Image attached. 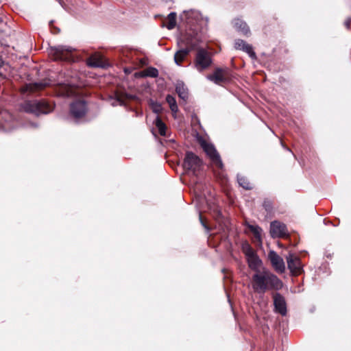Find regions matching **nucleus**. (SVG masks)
<instances>
[{
  "label": "nucleus",
  "mask_w": 351,
  "mask_h": 351,
  "mask_svg": "<svg viewBox=\"0 0 351 351\" xmlns=\"http://www.w3.org/2000/svg\"><path fill=\"white\" fill-rule=\"evenodd\" d=\"M251 286L255 293L263 294L267 290H279L282 288V282L268 269L263 268L255 273L251 280Z\"/></svg>",
  "instance_id": "f257e3e1"
},
{
  "label": "nucleus",
  "mask_w": 351,
  "mask_h": 351,
  "mask_svg": "<svg viewBox=\"0 0 351 351\" xmlns=\"http://www.w3.org/2000/svg\"><path fill=\"white\" fill-rule=\"evenodd\" d=\"M180 18L189 25L197 26L199 28H202L208 23V18L195 9L184 10L180 14Z\"/></svg>",
  "instance_id": "f03ea898"
},
{
  "label": "nucleus",
  "mask_w": 351,
  "mask_h": 351,
  "mask_svg": "<svg viewBox=\"0 0 351 351\" xmlns=\"http://www.w3.org/2000/svg\"><path fill=\"white\" fill-rule=\"evenodd\" d=\"M242 251L246 257L249 267L255 273L261 271L264 268L262 261L248 243L244 242L242 244Z\"/></svg>",
  "instance_id": "7ed1b4c3"
},
{
  "label": "nucleus",
  "mask_w": 351,
  "mask_h": 351,
  "mask_svg": "<svg viewBox=\"0 0 351 351\" xmlns=\"http://www.w3.org/2000/svg\"><path fill=\"white\" fill-rule=\"evenodd\" d=\"M82 85V83L78 82L76 77H72L70 80H66L64 83L59 84L58 94L66 97L74 95L77 94V88Z\"/></svg>",
  "instance_id": "20e7f679"
},
{
  "label": "nucleus",
  "mask_w": 351,
  "mask_h": 351,
  "mask_svg": "<svg viewBox=\"0 0 351 351\" xmlns=\"http://www.w3.org/2000/svg\"><path fill=\"white\" fill-rule=\"evenodd\" d=\"M211 62V58L208 51L203 49H200L197 51L195 60V67L199 71H202L207 69L210 65Z\"/></svg>",
  "instance_id": "39448f33"
},
{
  "label": "nucleus",
  "mask_w": 351,
  "mask_h": 351,
  "mask_svg": "<svg viewBox=\"0 0 351 351\" xmlns=\"http://www.w3.org/2000/svg\"><path fill=\"white\" fill-rule=\"evenodd\" d=\"M74 51L75 49L70 46H58L51 49L50 55L54 60H70Z\"/></svg>",
  "instance_id": "423d86ee"
},
{
  "label": "nucleus",
  "mask_w": 351,
  "mask_h": 351,
  "mask_svg": "<svg viewBox=\"0 0 351 351\" xmlns=\"http://www.w3.org/2000/svg\"><path fill=\"white\" fill-rule=\"evenodd\" d=\"M53 107L45 101H33L27 104L26 110L36 114H47L53 110Z\"/></svg>",
  "instance_id": "0eeeda50"
},
{
  "label": "nucleus",
  "mask_w": 351,
  "mask_h": 351,
  "mask_svg": "<svg viewBox=\"0 0 351 351\" xmlns=\"http://www.w3.org/2000/svg\"><path fill=\"white\" fill-rule=\"evenodd\" d=\"M200 144L204 152L209 156L213 164L219 168H222L223 164L220 159L219 155L213 145L207 143L204 140L200 141Z\"/></svg>",
  "instance_id": "6e6552de"
},
{
  "label": "nucleus",
  "mask_w": 351,
  "mask_h": 351,
  "mask_svg": "<svg viewBox=\"0 0 351 351\" xmlns=\"http://www.w3.org/2000/svg\"><path fill=\"white\" fill-rule=\"evenodd\" d=\"M201 165L199 158L192 152H187L184 160L183 167L186 170L195 173Z\"/></svg>",
  "instance_id": "1a4fd4ad"
},
{
  "label": "nucleus",
  "mask_w": 351,
  "mask_h": 351,
  "mask_svg": "<svg viewBox=\"0 0 351 351\" xmlns=\"http://www.w3.org/2000/svg\"><path fill=\"white\" fill-rule=\"evenodd\" d=\"M288 268L291 272L295 275H299L302 272V267L300 258L293 254H289L287 257Z\"/></svg>",
  "instance_id": "9d476101"
},
{
  "label": "nucleus",
  "mask_w": 351,
  "mask_h": 351,
  "mask_svg": "<svg viewBox=\"0 0 351 351\" xmlns=\"http://www.w3.org/2000/svg\"><path fill=\"white\" fill-rule=\"evenodd\" d=\"M269 259L277 272L283 273L285 265L283 259L274 251H270L268 254Z\"/></svg>",
  "instance_id": "9b49d317"
},
{
  "label": "nucleus",
  "mask_w": 351,
  "mask_h": 351,
  "mask_svg": "<svg viewBox=\"0 0 351 351\" xmlns=\"http://www.w3.org/2000/svg\"><path fill=\"white\" fill-rule=\"evenodd\" d=\"M286 226L279 221H273L270 225V233L273 237H284L287 234Z\"/></svg>",
  "instance_id": "f8f14e48"
},
{
  "label": "nucleus",
  "mask_w": 351,
  "mask_h": 351,
  "mask_svg": "<svg viewBox=\"0 0 351 351\" xmlns=\"http://www.w3.org/2000/svg\"><path fill=\"white\" fill-rule=\"evenodd\" d=\"M86 110V104L82 101H75L71 105V114L75 119H78L84 116L85 114Z\"/></svg>",
  "instance_id": "ddd939ff"
},
{
  "label": "nucleus",
  "mask_w": 351,
  "mask_h": 351,
  "mask_svg": "<svg viewBox=\"0 0 351 351\" xmlns=\"http://www.w3.org/2000/svg\"><path fill=\"white\" fill-rule=\"evenodd\" d=\"M227 70L217 69L212 75H210L207 78L214 82L215 84H221L225 82L227 79Z\"/></svg>",
  "instance_id": "4468645a"
},
{
  "label": "nucleus",
  "mask_w": 351,
  "mask_h": 351,
  "mask_svg": "<svg viewBox=\"0 0 351 351\" xmlns=\"http://www.w3.org/2000/svg\"><path fill=\"white\" fill-rule=\"evenodd\" d=\"M274 303L275 309L282 315H285L287 313L286 303L284 298L279 293H275L274 295Z\"/></svg>",
  "instance_id": "2eb2a0df"
},
{
  "label": "nucleus",
  "mask_w": 351,
  "mask_h": 351,
  "mask_svg": "<svg viewBox=\"0 0 351 351\" xmlns=\"http://www.w3.org/2000/svg\"><path fill=\"white\" fill-rule=\"evenodd\" d=\"M234 47L236 49L245 51L252 58L256 57V54L253 51L252 47L243 40H236L234 43Z\"/></svg>",
  "instance_id": "dca6fc26"
},
{
  "label": "nucleus",
  "mask_w": 351,
  "mask_h": 351,
  "mask_svg": "<svg viewBox=\"0 0 351 351\" xmlns=\"http://www.w3.org/2000/svg\"><path fill=\"white\" fill-rule=\"evenodd\" d=\"M234 27L243 35H247L250 33V29L245 22L241 19H236L234 22Z\"/></svg>",
  "instance_id": "f3484780"
},
{
  "label": "nucleus",
  "mask_w": 351,
  "mask_h": 351,
  "mask_svg": "<svg viewBox=\"0 0 351 351\" xmlns=\"http://www.w3.org/2000/svg\"><path fill=\"white\" fill-rule=\"evenodd\" d=\"M88 64L93 67H104L105 64L103 61L101 56L99 55H95L91 56L88 60Z\"/></svg>",
  "instance_id": "a211bd4d"
},
{
  "label": "nucleus",
  "mask_w": 351,
  "mask_h": 351,
  "mask_svg": "<svg viewBox=\"0 0 351 351\" xmlns=\"http://www.w3.org/2000/svg\"><path fill=\"white\" fill-rule=\"evenodd\" d=\"M48 85H49V84L47 82H37L34 84H29L23 88L22 91H34L42 89Z\"/></svg>",
  "instance_id": "6ab92c4d"
},
{
  "label": "nucleus",
  "mask_w": 351,
  "mask_h": 351,
  "mask_svg": "<svg viewBox=\"0 0 351 351\" xmlns=\"http://www.w3.org/2000/svg\"><path fill=\"white\" fill-rule=\"evenodd\" d=\"M176 90L179 97L185 100L188 97V90L182 82H178L176 86Z\"/></svg>",
  "instance_id": "aec40b11"
},
{
  "label": "nucleus",
  "mask_w": 351,
  "mask_h": 351,
  "mask_svg": "<svg viewBox=\"0 0 351 351\" xmlns=\"http://www.w3.org/2000/svg\"><path fill=\"white\" fill-rule=\"evenodd\" d=\"M189 53L188 49H183L178 51L174 56V61L178 65H180L181 62L184 60L185 57Z\"/></svg>",
  "instance_id": "412c9836"
},
{
  "label": "nucleus",
  "mask_w": 351,
  "mask_h": 351,
  "mask_svg": "<svg viewBox=\"0 0 351 351\" xmlns=\"http://www.w3.org/2000/svg\"><path fill=\"white\" fill-rule=\"evenodd\" d=\"M176 13L171 12L167 18V23L166 27L168 29H173L176 25Z\"/></svg>",
  "instance_id": "4be33fe9"
},
{
  "label": "nucleus",
  "mask_w": 351,
  "mask_h": 351,
  "mask_svg": "<svg viewBox=\"0 0 351 351\" xmlns=\"http://www.w3.org/2000/svg\"><path fill=\"white\" fill-rule=\"evenodd\" d=\"M154 124L158 130L160 134L162 136H165L167 129L166 125L158 116L156 117Z\"/></svg>",
  "instance_id": "5701e85b"
},
{
  "label": "nucleus",
  "mask_w": 351,
  "mask_h": 351,
  "mask_svg": "<svg viewBox=\"0 0 351 351\" xmlns=\"http://www.w3.org/2000/svg\"><path fill=\"white\" fill-rule=\"evenodd\" d=\"M249 230L254 234L256 239L261 242V234H262V229L256 225H248L247 226Z\"/></svg>",
  "instance_id": "b1692460"
},
{
  "label": "nucleus",
  "mask_w": 351,
  "mask_h": 351,
  "mask_svg": "<svg viewBox=\"0 0 351 351\" xmlns=\"http://www.w3.org/2000/svg\"><path fill=\"white\" fill-rule=\"evenodd\" d=\"M166 101L169 104L172 112L176 114L178 110V108L175 98L173 96L169 95L166 97Z\"/></svg>",
  "instance_id": "393cba45"
},
{
  "label": "nucleus",
  "mask_w": 351,
  "mask_h": 351,
  "mask_svg": "<svg viewBox=\"0 0 351 351\" xmlns=\"http://www.w3.org/2000/svg\"><path fill=\"white\" fill-rule=\"evenodd\" d=\"M158 75V71L154 67H149L143 72V76L156 77Z\"/></svg>",
  "instance_id": "a878e982"
},
{
  "label": "nucleus",
  "mask_w": 351,
  "mask_h": 351,
  "mask_svg": "<svg viewBox=\"0 0 351 351\" xmlns=\"http://www.w3.org/2000/svg\"><path fill=\"white\" fill-rule=\"evenodd\" d=\"M238 182L240 186L245 189H250L252 187L247 179L243 176H238Z\"/></svg>",
  "instance_id": "bb28decb"
},
{
  "label": "nucleus",
  "mask_w": 351,
  "mask_h": 351,
  "mask_svg": "<svg viewBox=\"0 0 351 351\" xmlns=\"http://www.w3.org/2000/svg\"><path fill=\"white\" fill-rule=\"evenodd\" d=\"M149 105H150L151 108L155 113L158 114L162 111V106L160 105V104L151 100L149 101Z\"/></svg>",
  "instance_id": "cd10ccee"
},
{
  "label": "nucleus",
  "mask_w": 351,
  "mask_h": 351,
  "mask_svg": "<svg viewBox=\"0 0 351 351\" xmlns=\"http://www.w3.org/2000/svg\"><path fill=\"white\" fill-rule=\"evenodd\" d=\"M123 105V101L122 100H121L120 99H117L115 100V102H113L112 103V105L114 106V105Z\"/></svg>",
  "instance_id": "c85d7f7f"
},
{
  "label": "nucleus",
  "mask_w": 351,
  "mask_h": 351,
  "mask_svg": "<svg viewBox=\"0 0 351 351\" xmlns=\"http://www.w3.org/2000/svg\"><path fill=\"white\" fill-rule=\"evenodd\" d=\"M350 23H351V19H348L345 21V23H344V24H345V25H346V27L347 28H349V27H350Z\"/></svg>",
  "instance_id": "c756f323"
},
{
  "label": "nucleus",
  "mask_w": 351,
  "mask_h": 351,
  "mask_svg": "<svg viewBox=\"0 0 351 351\" xmlns=\"http://www.w3.org/2000/svg\"><path fill=\"white\" fill-rule=\"evenodd\" d=\"M199 219H200V221H201L202 224V225L206 228V226H205V224L204 223V222H203V221H202V217H201V215L199 216Z\"/></svg>",
  "instance_id": "7c9ffc66"
}]
</instances>
